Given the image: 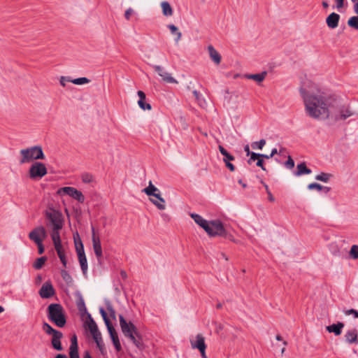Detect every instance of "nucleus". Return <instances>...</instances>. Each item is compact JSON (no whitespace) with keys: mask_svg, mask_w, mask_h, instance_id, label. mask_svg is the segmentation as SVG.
<instances>
[{"mask_svg":"<svg viewBox=\"0 0 358 358\" xmlns=\"http://www.w3.org/2000/svg\"><path fill=\"white\" fill-rule=\"evenodd\" d=\"M244 151L246 152L247 156H249L252 152H250V147L248 145H245Z\"/></svg>","mask_w":358,"mask_h":358,"instance_id":"nucleus-60","label":"nucleus"},{"mask_svg":"<svg viewBox=\"0 0 358 358\" xmlns=\"http://www.w3.org/2000/svg\"><path fill=\"white\" fill-rule=\"evenodd\" d=\"M316 180L327 182L329 178L330 175L324 173H322L315 177Z\"/></svg>","mask_w":358,"mask_h":358,"instance_id":"nucleus-43","label":"nucleus"},{"mask_svg":"<svg viewBox=\"0 0 358 358\" xmlns=\"http://www.w3.org/2000/svg\"><path fill=\"white\" fill-rule=\"evenodd\" d=\"M47 237V231L44 227L38 226L29 234V238L35 243H43Z\"/></svg>","mask_w":358,"mask_h":358,"instance_id":"nucleus-11","label":"nucleus"},{"mask_svg":"<svg viewBox=\"0 0 358 358\" xmlns=\"http://www.w3.org/2000/svg\"><path fill=\"white\" fill-rule=\"evenodd\" d=\"M349 255L350 257L353 259H358V245H352L349 252Z\"/></svg>","mask_w":358,"mask_h":358,"instance_id":"nucleus-39","label":"nucleus"},{"mask_svg":"<svg viewBox=\"0 0 358 358\" xmlns=\"http://www.w3.org/2000/svg\"><path fill=\"white\" fill-rule=\"evenodd\" d=\"M345 315H352L355 317L358 318V311L355 309H350L343 311Z\"/></svg>","mask_w":358,"mask_h":358,"instance_id":"nucleus-47","label":"nucleus"},{"mask_svg":"<svg viewBox=\"0 0 358 358\" xmlns=\"http://www.w3.org/2000/svg\"><path fill=\"white\" fill-rule=\"evenodd\" d=\"M249 156H250V159L248 161V164H251L252 162L258 159L259 157V154L252 152Z\"/></svg>","mask_w":358,"mask_h":358,"instance_id":"nucleus-49","label":"nucleus"},{"mask_svg":"<svg viewBox=\"0 0 358 358\" xmlns=\"http://www.w3.org/2000/svg\"><path fill=\"white\" fill-rule=\"evenodd\" d=\"M81 180L84 183H92L94 181V176L88 173H83Z\"/></svg>","mask_w":358,"mask_h":358,"instance_id":"nucleus-36","label":"nucleus"},{"mask_svg":"<svg viewBox=\"0 0 358 358\" xmlns=\"http://www.w3.org/2000/svg\"><path fill=\"white\" fill-rule=\"evenodd\" d=\"M108 310L109 311L111 317H115V310L111 306L108 307Z\"/></svg>","mask_w":358,"mask_h":358,"instance_id":"nucleus-62","label":"nucleus"},{"mask_svg":"<svg viewBox=\"0 0 358 358\" xmlns=\"http://www.w3.org/2000/svg\"><path fill=\"white\" fill-rule=\"evenodd\" d=\"M63 337V334L61 331L57 332L55 335L52 336L51 344L52 348L58 351H62L63 350L61 339Z\"/></svg>","mask_w":358,"mask_h":358,"instance_id":"nucleus-20","label":"nucleus"},{"mask_svg":"<svg viewBox=\"0 0 358 358\" xmlns=\"http://www.w3.org/2000/svg\"><path fill=\"white\" fill-rule=\"evenodd\" d=\"M47 260L46 257H41L40 258H38L34 264V267L36 269H40L42 268V266L44 265L45 262Z\"/></svg>","mask_w":358,"mask_h":358,"instance_id":"nucleus-38","label":"nucleus"},{"mask_svg":"<svg viewBox=\"0 0 358 358\" xmlns=\"http://www.w3.org/2000/svg\"><path fill=\"white\" fill-rule=\"evenodd\" d=\"M57 194L60 196L68 195L80 203L85 201V196L83 193L73 187H64L59 188Z\"/></svg>","mask_w":358,"mask_h":358,"instance_id":"nucleus-9","label":"nucleus"},{"mask_svg":"<svg viewBox=\"0 0 358 358\" xmlns=\"http://www.w3.org/2000/svg\"><path fill=\"white\" fill-rule=\"evenodd\" d=\"M113 343L117 352H120L122 349L121 344L119 340V338H115V339L112 340Z\"/></svg>","mask_w":358,"mask_h":358,"instance_id":"nucleus-48","label":"nucleus"},{"mask_svg":"<svg viewBox=\"0 0 358 358\" xmlns=\"http://www.w3.org/2000/svg\"><path fill=\"white\" fill-rule=\"evenodd\" d=\"M296 169L297 171L294 173L296 176H300L304 174H310L312 172L310 169L307 168L304 162L298 164Z\"/></svg>","mask_w":358,"mask_h":358,"instance_id":"nucleus-27","label":"nucleus"},{"mask_svg":"<svg viewBox=\"0 0 358 358\" xmlns=\"http://www.w3.org/2000/svg\"><path fill=\"white\" fill-rule=\"evenodd\" d=\"M190 216L199 227H201L206 231V229L209 221L205 220L201 215L196 213H191Z\"/></svg>","mask_w":358,"mask_h":358,"instance_id":"nucleus-24","label":"nucleus"},{"mask_svg":"<svg viewBox=\"0 0 358 358\" xmlns=\"http://www.w3.org/2000/svg\"><path fill=\"white\" fill-rule=\"evenodd\" d=\"M134 11L132 8H128L124 13L125 18L129 20L130 19V17L134 14Z\"/></svg>","mask_w":358,"mask_h":358,"instance_id":"nucleus-53","label":"nucleus"},{"mask_svg":"<svg viewBox=\"0 0 358 358\" xmlns=\"http://www.w3.org/2000/svg\"><path fill=\"white\" fill-rule=\"evenodd\" d=\"M335 1L336 3V8L338 10H340L341 8H343L345 0H335Z\"/></svg>","mask_w":358,"mask_h":358,"instance_id":"nucleus-56","label":"nucleus"},{"mask_svg":"<svg viewBox=\"0 0 358 358\" xmlns=\"http://www.w3.org/2000/svg\"><path fill=\"white\" fill-rule=\"evenodd\" d=\"M268 199L270 201L273 202L275 201V198L270 191H268Z\"/></svg>","mask_w":358,"mask_h":358,"instance_id":"nucleus-61","label":"nucleus"},{"mask_svg":"<svg viewBox=\"0 0 358 358\" xmlns=\"http://www.w3.org/2000/svg\"><path fill=\"white\" fill-rule=\"evenodd\" d=\"M189 341L192 349L199 350L201 357L207 358L206 354V345L205 343V338L202 334H197L195 337L191 338Z\"/></svg>","mask_w":358,"mask_h":358,"instance_id":"nucleus-10","label":"nucleus"},{"mask_svg":"<svg viewBox=\"0 0 358 358\" xmlns=\"http://www.w3.org/2000/svg\"><path fill=\"white\" fill-rule=\"evenodd\" d=\"M38 247V251L40 255L43 254L44 252V246L43 245V243H36Z\"/></svg>","mask_w":358,"mask_h":358,"instance_id":"nucleus-58","label":"nucleus"},{"mask_svg":"<svg viewBox=\"0 0 358 358\" xmlns=\"http://www.w3.org/2000/svg\"><path fill=\"white\" fill-rule=\"evenodd\" d=\"M306 114L315 120H327L337 113L338 99L313 83L304 84L299 89Z\"/></svg>","mask_w":358,"mask_h":358,"instance_id":"nucleus-1","label":"nucleus"},{"mask_svg":"<svg viewBox=\"0 0 358 358\" xmlns=\"http://www.w3.org/2000/svg\"><path fill=\"white\" fill-rule=\"evenodd\" d=\"M119 320L120 325L124 335L129 338L137 348H141L142 346L141 336L134 324L131 322H127L121 315L119 316Z\"/></svg>","mask_w":358,"mask_h":358,"instance_id":"nucleus-2","label":"nucleus"},{"mask_svg":"<svg viewBox=\"0 0 358 358\" xmlns=\"http://www.w3.org/2000/svg\"><path fill=\"white\" fill-rule=\"evenodd\" d=\"M55 294V289L50 281L44 282L39 290V295L42 299H49Z\"/></svg>","mask_w":358,"mask_h":358,"instance_id":"nucleus-14","label":"nucleus"},{"mask_svg":"<svg viewBox=\"0 0 358 358\" xmlns=\"http://www.w3.org/2000/svg\"><path fill=\"white\" fill-rule=\"evenodd\" d=\"M73 238H74V243H75L76 252H78L80 246H81L82 248H84L83 244L81 239L78 233H76V234L73 235Z\"/></svg>","mask_w":358,"mask_h":358,"instance_id":"nucleus-37","label":"nucleus"},{"mask_svg":"<svg viewBox=\"0 0 358 358\" xmlns=\"http://www.w3.org/2000/svg\"><path fill=\"white\" fill-rule=\"evenodd\" d=\"M337 113L335 116H330V118L334 120H345L348 117L352 116L354 113L350 110L348 106H342L341 107V103L338 100V105L337 108Z\"/></svg>","mask_w":358,"mask_h":358,"instance_id":"nucleus-12","label":"nucleus"},{"mask_svg":"<svg viewBox=\"0 0 358 358\" xmlns=\"http://www.w3.org/2000/svg\"><path fill=\"white\" fill-rule=\"evenodd\" d=\"M105 324L107 327V329H108V333L110 335L116 332L115 328L113 327L110 322H108V323H105Z\"/></svg>","mask_w":358,"mask_h":358,"instance_id":"nucleus-52","label":"nucleus"},{"mask_svg":"<svg viewBox=\"0 0 358 358\" xmlns=\"http://www.w3.org/2000/svg\"><path fill=\"white\" fill-rule=\"evenodd\" d=\"M162 13L164 16L169 17L173 13V9L168 1H162L161 3Z\"/></svg>","mask_w":358,"mask_h":358,"instance_id":"nucleus-29","label":"nucleus"},{"mask_svg":"<svg viewBox=\"0 0 358 358\" xmlns=\"http://www.w3.org/2000/svg\"><path fill=\"white\" fill-rule=\"evenodd\" d=\"M43 330L48 335L53 336L59 331L53 329L49 324L44 322L43 324Z\"/></svg>","mask_w":358,"mask_h":358,"instance_id":"nucleus-33","label":"nucleus"},{"mask_svg":"<svg viewBox=\"0 0 358 358\" xmlns=\"http://www.w3.org/2000/svg\"><path fill=\"white\" fill-rule=\"evenodd\" d=\"M340 15L336 13H331L326 19L327 27L330 29H335L338 25Z\"/></svg>","mask_w":358,"mask_h":358,"instance_id":"nucleus-18","label":"nucleus"},{"mask_svg":"<svg viewBox=\"0 0 358 358\" xmlns=\"http://www.w3.org/2000/svg\"><path fill=\"white\" fill-rule=\"evenodd\" d=\"M308 188L309 189H315L318 191L324 190L325 192H329L330 190L329 187L322 186L321 185H320L318 183H315V182L309 184L308 186Z\"/></svg>","mask_w":358,"mask_h":358,"instance_id":"nucleus-32","label":"nucleus"},{"mask_svg":"<svg viewBox=\"0 0 358 358\" xmlns=\"http://www.w3.org/2000/svg\"><path fill=\"white\" fill-rule=\"evenodd\" d=\"M168 28L169 29V30L172 34H176L177 36L175 41H176V42H178L182 37V34L180 31H178V27L176 26H175L174 24H169V25H168Z\"/></svg>","mask_w":358,"mask_h":358,"instance_id":"nucleus-31","label":"nucleus"},{"mask_svg":"<svg viewBox=\"0 0 358 358\" xmlns=\"http://www.w3.org/2000/svg\"><path fill=\"white\" fill-rule=\"evenodd\" d=\"M267 75L266 71H263L260 73H256V74H247L245 75V78L250 80H253L256 81L257 83H262L266 78Z\"/></svg>","mask_w":358,"mask_h":358,"instance_id":"nucleus-26","label":"nucleus"},{"mask_svg":"<svg viewBox=\"0 0 358 358\" xmlns=\"http://www.w3.org/2000/svg\"><path fill=\"white\" fill-rule=\"evenodd\" d=\"M71 79L69 77L61 76L59 78V83L62 87H65L66 83H71Z\"/></svg>","mask_w":358,"mask_h":358,"instance_id":"nucleus-46","label":"nucleus"},{"mask_svg":"<svg viewBox=\"0 0 358 358\" xmlns=\"http://www.w3.org/2000/svg\"><path fill=\"white\" fill-rule=\"evenodd\" d=\"M205 231L210 236L227 237V231L219 220L209 221Z\"/></svg>","mask_w":358,"mask_h":358,"instance_id":"nucleus-6","label":"nucleus"},{"mask_svg":"<svg viewBox=\"0 0 358 358\" xmlns=\"http://www.w3.org/2000/svg\"><path fill=\"white\" fill-rule=\"evenodd\" d=\"M266 145V141L262 139L259 141H255L252 143L251 146L253 149L262 150L264 146Z\"/></svg>","mask_w":358,"mask_h":358,"instance_id":"nucleus-40","label":"nucleus"},{"mask_svg":"<svg viewBox=\"0 0 358 358\" xmlns=\"http://www.w3.org/2000/svg\"><path fill=\"white\" fill-rule=\"evenodd\" d=\"M79 263L80 264V267L82 269V271L84 274L87 273L88 266H87V258L85 254L84 248H82L81 246H80V249L78 252H77Z\"/></svg>","mask_w":358,"mask_h":358,"instance_id":"nucleus-17","label":"nucleus"},{"mask_svg":"<svg viewBox=\"0 0 358 358\" xmlns=\"http://www.w3.org/2000/svg\"><path fill=\"white\" fill-rule=\"evenodd\" d=\"M48 318L58 327H64L66 323L64 310L59 303H51L48 307Z\"/></svg>","mask_w":358,"mask_h":358,"instance_id":"nucleus-3","label":"nucleus"},{"mask_svg":"<svg viewBox=\"0 0 358 358\" xmlns=\"http://www.w3.org/2000/svg\"><path fill=\"white\" fill-rule=\"evenodd\" d=\"M45 216L48 220V227L50 229H62L64 226V218L61 212L54 208H49L45 212Z\"/></svg>","mask_w":358,"mask_h":358,"instance_id":"nucleus-5","label":"nucleus"},{"mask_svg":"<svg viewBox=\"0 0 358 358\" xmlns=\"http://www.w3.org/2000/svg\"><path fill=\"white\" fill-rule=\"evenodd\" d=\"M62 229L52 228L50 229V236L52 242L59 241L61 240L60 230Z\"/></svg>","mask_w":358,"mask_h":358,"instance_id":"nucleus-30","label":"nucleus"},{"mask_svg":"<svg viewBox=\"0 0 358 358\" xmlns=\"http://www.w3.org/2000/svg\"><path fill=\"white\" fill-rule=\"evenodd\" d=\"M92 241L93 250H94V254H95L96 257H97V259H100L102 257V255H103L101 241H100L99 236H97L96 235L95 230H94V227H92Z\"/></svg>","mask_w":358,"mask_h":358,"instance_id":"nucleus-15","label":"nucleus"},{"mask_svg":"<svg viewBox=\"0 0 358 358\" xmlns=\"http://www.w3.org/2000/svg\"><path fill=\"white\" fill-rule=\"evenodd\" d=\"M257 166L260 167L263 171H266V168L264 166L263 159L262 158H259L257 162Z\"/></svg>","mask_w":358,"mask_h":358,"instance_id":"nucleus-57","label":"nucleus"},{"mask_svg":"<svg viewBox=\"0 0 358 358\" xmlns=\"http://www.w3.org/2000/svg\"><path fill=\"white\" fill-rule=\"evenodd\" d=\"M61 275L62 277V278L66 280V281H68L69 280L71 279V277L69 275V274L68 273V272L65 270H62L61 271Z\"/></svg>","mask_w":358,"mask_h":358,"instance_id":"nucleus-54","label":"nucleus"},{"mask_svg":"<svg viewBox=\"0 0 358 358\" xmlns=\"http://www.w3.org/2000/svg\"><path fill=\"white\" fill-rule=\"evenodd\" d=\"M354 11L358 15V1L354 3Z\"/></svg>","mask_w":358,"mask_h":358,"instance_id":"nucleus-64","label":"nucleus"},{"mask_svg":"<svg viewBox=\"0 0 358 358\" xmlns=\"http://www.w3.org/2000/svg\"><path fill=\"white\" fill-rule=\"evenodd\" d=\"M155 199L150 198V201L154 204L159 210H163L166 208V201L162 197L160 192L154 196Z\"/></svg>","mask_w":358,"mask_h":358,"instance_id":"nucleus-19","label":"nucleus"},{"mask_svg":"<svg viewBox=\"0 0 358 358\" xmlns=\"http://www.w3.org/2000/svg\"><path fill=\"white\" fill-rule=\"evenodd\" d=\"M70 347H74V348L78 347L77 337L75 335L73 336H72V338H71Z\"/></svg>","mask_w":358,"mask_h":358,"instance_id":"nucleus-55","label":"nucleus"},{"mask_svg":"<svg viewBox=\"0 0 358 358\" xmlns=\"http://www.w3.org/2000/svg\"><path fill=\"white\" fill-rule=\"evenodd\" d=\"M99 312L103 317V320L104 321L105 323H108V322H110L109 319L107 317V314L105 311V310L103 308H101L99 309Z\"/></svg>","mask_w":358,"mask_h":358,"instance_id":"nucleus-50","label":"nucleus"},{"mask_svg":"<svg viewBox=\"0 0 358 358\" xmlns=\"http://www.w3.org/2000/svg\"><path fill=\"white\" fill-rule=\"evenodd\" d=\"M57 255H58L61 262L62 263L64 267H66L67 261H66V259L65 253L62 252V254Z\"/></svg>","mask_w":358,"mask_h":358,"instance_id":"nucleus-51","label":"nucleus"},{"mask_svg":"<svg viewBox=\"0 0 358 358\" xmlns=\"http://www.w3.org/2000/svg\"><path fill=\"white\" fill-rule=\"evenodd\" d=\"M137 94L139 96V100L138 101L139 107L143 110H151V105L145 102V94L143 91H138Z\"/></svg>","mask_w":358,"mask_h":358,"instance_id":"nucleus-23","label":"nucleus"},{"mask_svg":"<svg viewBox=\"0 0 358 358\" xmlns=\"http://www.w3.org/2000/svg\"><path fill=\"white\" fill-rule=\"evenodd\" d=\"M90 81V80L88 78H87L85 77H82V78L71 79V83H72L75 85H82L89 83Z\"/></svg>","mask_w":358,"mask_h":358,"instance_id":"nucleus-34","label":"nucleus"},{"mask_svg":"<svg viewBox=\"0 0 358 358\" xmlns=\"http://www.w3.org/2000/svg\"><path fill=\"white\" fill-rule=\"evenodd\" d=\"M69 357L70 358H80L78 354V347H70L69 348Z\"/></svg>","mask_w":358,"mask_h":358,"instance_id":"nucleus-42","label":"nucleus"},{"mask_svg":"<svg viewBox=\"0 0 358 358\" xmlns=\"http://www.w3.org/2000/svg\"><path fill=\"white\" fill-rule=\"evenodd\" d=\"M53 245L57 255H60L62 252H64V249L62 245V241L53 242Z\"/></svg>","mask_w":358,"mask_h":358,"instance_id":"nucleus-41","label":"nucleus"},{"mask_svg":"<svg viewBox=\"0 0 358 358\" xmlns=\"http://www.w3.org/2000/svg\"><path fill=\"white\" fill-rule=\"evenodd\" d=\"M225 166L230 170V171L233 172L235 171V166L231 162L225 164Z\"/></svg>","mask_w":358,"mask_h":358,"instance_id":"nucleus-59","label":"nucleus"},{"mask_svg":"<svg viewBox=\"0 0 358 358\" xmlns=\"http://www.w3.org/2000/svg\"><path fill=\"white\" fill-rule=\"evenodd\" d=\"M85 327L88 329L92 334L93 339L96 342L98 348L101 350L103 346L101 334L98 329V327L92 317L90 314H88L87 320L85 322Z\"/></svg>","mask_w":358,"mask_h":358,"instance_id":"nucleus-7","label":"nucleus"},{"mask_svg":"<svg viewBox=\"0 0 358 358\" xmlns=\"http://www.w3.org/2000/svg\"><path fill=\"white\" fill-rule=\"evenodd\" d=\"M208 51L209 53V56L210 59L213 61V62L217 65L220 64L221 62V55L215 49V48L213 45H208Z\"/></svg>","mask_w":358,"mask_h":358,"instance_id":"nucleus-21","label":"nucleus"},{"mask_svg":"<svg viewBox=\"0 0 358 358\" xmlns=\"http://www.w3.org/2000/svg\"><path fill=\"white\" fill-rule=\"evenodd\" d=\"M348 25L358 30V16H353L348 20Z\"/></svg>","mask_w":358,"mask_h":358,"instance_id":"nucleus-35","label":"nucleus"},{"mask_svg":"<svg viewBox=\"0 0 358 358\" xmlns=\"http://www.w3.org/2000/svg\"><path fill=\"white\" fill-rule=\"evenodd\" d=\"M193 94H194L195 99H196V101H198V103L201 106H202L203 103H205V100L202 98L201 94L199 92H197L196 90H194Z\"/></svg>","mask_w":358,"mask_h":358,"instance_id":"nucleus-44","label":"nucleus"},{"mask_svg":"<svg viewBox=\"0 0 358 358\" xmlns=\"http://www.w3.org/2000/svg\"><path fill=\"white\" fill-rule=\"evenodd\" d=\"M143 192L149 196H155L160 192V190L152 184V181H150L148 186L144 188Z\"/></svg>","mask_w":358,"mask_h":358,"instance_id":"nucleus-25","label":"nucleus"},{"mask_svg":"<svg viewBox=\"0 0 358 358\" xmlns=\"http://www.w3.org/2000/svg\"><path fill=\"white\" fill-rule=\"evenodd\" d=\"M344 327L343 322H338L331 325L326 327V329L329 333H334L336 336H339L342 333V329Z\"/></svg>","mask_w":358,"mask_h":358,"instance_id":"nucleus-22","label":"nucleus"},{"mask_svg":"<svg viewBox=\"0 0 358 358\" xmlns=\"http://www.w3.org/2000/svg\"><path fill=\"white\" fill-rule=\"evenodd\" d=\"M285 165L289 169H292L294 168V162L290 156L288 157V159L287 162L285 163Z\"/></svg>","mask_w":358,"mask_h":358,"instance_id":"nucleus-45","label":"nucleus"},{"mask_svg":"<svg viewBox=\"0 0 358 358\" xmlns=\"http://www.w3.org/2000/svg\"><path fill=\"white\" fill-rule=\"evenodd\" d=\"M345 341L348 344H358V330L355 328H351L345 331L344 335Z\"/></svg>","mask_w":358,"mask_h":358,"instance_id":"nucleus-16","label":"nucleus"},{"mask_svg":"<svg viewBox=\"0 0 358 358\" xmlns=\"http://www.w3.org/2000/svg\"><path fill=\"white\" fill-rule=\"evenodd\" d=\"M331 253L335 256H338L340 255V252L337 248L332 249Z\"/></svg>","mask_w":358,"mask_h":358,"instance_id":"nucleus-63","label":"nucleus"},{"mask_svg":"<svg viewBox=\"0 0 358 358\" xmlns=\"http://www.w3.org/2000/svg\"><path fill=\"white\" fill-rule=\"evenodd\" d=\"M47 169L44 164L41 162H34L31 166L29 174L30 178L33 180H39L47 174Z\"/></svg>","mask_w":358,"mask_h":358,"instance_id":"nucleus-8","label":"nucleus"},{"mask_svg":"<svg viewBox=\"0 0 358 358\" xmlns=\"http://www.w3.org/2000/svg\"><path fill=\"white\" fill-rule=\"evenodd\" d=\"M20 154L21 155L20 159L21 164L29 163L33 160L43 159L45 158L43 149L39 145L22 149L20 151Z\"/></svg>","mask_w":358,"mask_h":358,"instance_id":"nucleus-4","label":"nucleus"},{"mask_svg":"<svg viewBox=\"0 0 358 358\" xmlns=\"http://www.w3.org/2000/svg\"><path fill=\"white\" fill-rule=\"evenodd\" d=\"M155 71L162 78L163 81L167 83L178 84V82L176 80L170 73L166 71L163 67L159 65L153 66Z\"/></svg>","mask_w":358,"mask_h":358,"instance_id":"nucleus-13","label":"nucleus"},{"mask_svg":"<svg viewBox=\"0 0 358 358\" xmlns=\"http://www.w3.org/2000/svg\"><path fill=\"white\" fill-rule=\"evenodd\" d=\"M218 148L220 153L224 156L223 162L224 164L231 162V161H234L235 159V157L229 154L223 146L219 145Z\"/></svg>","mask_w":358,"mask_h":358,"instance_id":"nucleus-28","label":"nucleus"}]
</instances>
